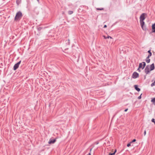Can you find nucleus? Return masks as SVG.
<instances>
[{
  "label": "nucleus",
  "instance_id": "1",
  "mask_svg": "<svg viewBox=\"0 0 155 155\" xmlns=\"http://www.w3.org/2000/svg\"><path fill=\"white\" fill-rule=\"evenodd\" d=\"M146 14L145 13H142L140 16V25L142 27V28L143 30H146V28H145L144 27V22L143 21L145 20V16Z\"/></svg>",
  "mask_w": 155,
  "mask_h": 155
},
{
  "label": "nucleus",
  "instance_id": "2",
  "mask_svg": "<svg viewBox=\"0 0 155 155\" xmlns=\"http://www.w3.org/2000/svg\"><path fill=\"white\" fill-rule=\"evenodd\" d=\"M22 14L21 12L19 11L18 12L14 20L16 21H19L22 18Z\"/></svg>",
  "mask_w": 155,
  "mask_h": 155
},
{
  "label": "nucleus",
  "instance_id": "3",
  "mask_svg": "<svg viewBox=\"0 0 155 155\" xmlns=\"http://www.w3.org/2000/svg\"><path fill=\"white\" fill-rule=\"evenodd\" d=\"M150 66L149 65H147L144 69V72L146 74H149L150 72Z\"/></svg>",
  "mask_w": 155,
  "mask_h": 155
},
{
  "label": "nucleus",
  "instance_id": "4",
  "mask_svg": "<svg viewBox=\"0 0 155 155\" xmlns=\"http://www.w3.org/2000/svg\"><path fill=\"white\" fill-rule=\"evenodd\" d=\"M21 62V61H20L14 65L13 67V69L14 70H16L18 68L19 65L20 64Z\"/></svg>",
  "mask_w": 155,
  "mask_h": 155
},
{
  "label": "nucleus",
  "instance_id": "5",
  "mask_svg": "<svg viewBox=\"0 0 155 155\" xmlns=\"http://www.w3.org/2000/svg\"><path fill=\"white\" fill-rule=\"evenodd\" d=\"M139 77V74L136 72H134L132 75V78H136Z\"/></svg>",
  "mask_w": 155,
  "mask_h": 155
},
{
  "label": "nucleus",
  "instance_id": "6",
  "mask_svg": "<svg viewBox=\"0 0 155 155\" xmlns=\"http://www.w3.org/2000/svg\"><path fill=\"white\" fill-rule=\"evenodd\" d=\"M56 139H54L53 140L50 139L49 141L48 142V143L49 144L54 143L56 142Z\"/></svg>",
  "mask_w": 155,
  "mask_h": 155
},
{
  "label": "nucleus",
  "instance_id": "7",
  "mask_svg": "<svg viewBox=\"0 0 155 155\" xmlns=\"http://www.w3.org/2000/svg\"><path fill=\"white\" fill-rule=\"evenodd\" d=\"M150 70L152 71L154 69V63H153L150 66Z\"/></svg>",
  "mask_w": 155,
  "mask_h": 155
},
{
  "label": "nucleus",
  "instance_id": "8",
  "mask_svg": "<svg viewBox=\"0 0 155 155\" xmlns=\"http://www.w3.org/2000/svg\"><path fill=\"white\" fill-rule=\"evenodd\" d=\"M134 87L135 90H136L138 92H139V91H140V89L138 87V86L137 85H134Z\"/></svg>",
  "mask_w": 155,
  "mask_h": 155
},
{
  "label": "nucleus",
  "instance_id": "9",
  "mask_svg": "<svg viewBox=\"0 0 155 155\" xmlns=\"http://www.w3.org/2000/svg\"><path fill=\"white\" fill-rule=\"evenodd\" d=\"M150 57L148 56L147 57V58L145 60L146 62L148 63H150V59H149Z\"/></svg>",
  "mask_w": 155,
  "mask_h": 155
},
{
  "label": "nucleus",
  "instance_id": "10",
  "mask_svg": "<svg viewBox=\"0 0 155 155\" xmlns=\"http://www.w3.org/2000/svg\"><path fill=\"white\" fill-rule=\"evenodd\" d=\"M65 42L66 45H69L70 44V41L69 39L66 40L65 41Z\"/></svg>",
  "mask_w": 155,
  "mask_h": 155
},
{
  "label": "nucleus",
  "instance_id": "11",
  "mask_svg": "<svg viewBox=\"0 0 155 155\" xmlns=\"http://www.w3.org/2000/svg\"><path fill=\"white\" fill-rule=\"evenodd\" d=\"M152 32L155 33V26L154 25H152Z\"/></svg>",
  "mask_w": 155,
  "mask_h": 155
},
{
  "label": "nucleus",
  "instance_id": "12",
  "mask_svg": "<svg viewBox=\"0 0 155 155\" xmlns=\"http://www.w3.org/2000/svg\"><path fill=\"white\" fill-rule=\"evenodd\" d=\"M142 68H143V64L142 63H140L139 64V68H142Z\"/></svg>",
  "mask_w": 155,
  "mask_h": 155
},
{
  "label": "nucleus",
  "instance_id": "13",
  "mask_svg": "<svg viewBox=\"0 0 155 155\" xmlns=\"http://www.w3.org/2000/svg\"><path fill=\"white\" fill-rule=\"evenodd\" d=\"M142 63L143 64L142 69H143L144 68L145 66H146V64L145 62H142Z\"/></svg>",
  "mask_w": 155,
  "mask_h": 155
},
{
  "label": "nucleus",
  "instance_id": "14",
  "mask_svg": "<svg viewBox=\"0 0 155 155\" xmlns=\"http://www.w3.org/2000/svg\"><path fill=\"white\" fill-rule=\"evenodd\" d=\"M148 52L149 53V54L148 56L149 57H150L152 55V53L150 51V50L148 51Z\"/></svg>",
  "mask_w": 155,
  "mask_h": 155
},
{
  "label": "nucleus",
  "instance_id": "15",
  "mask_svg": "<svg viewBox=\"0 0 155 155\" xmlns=\"http://www.w3.org/2000/svg\"><path fill=\"white\" fill-rule=\"evenodd\" d=\"M151 102H152L153 104H155V97L153 98L151 100Z\"/></svg>",
  "mask_w": 155,
  "mask_h": 155
},
{
  "label": "nucleus",
  "instance_id": "16",
  "mask_svg": "<svg viewBox=\"0 0 155 155\" xmlns=\"http://www.w3.org/2000/svg\"><path fill=\"white\" fill-rule=\"evenodd\" d=\"M21 0H17L16 1V4L18 5L20 3Z\"/></svg>",
  "mask_w": 155,
  "mask_h": 155
},
{
  "label": "nucleus",
  "instance_id": "17",
  "mask_svg": "<svg viewBox=\"0 0 155 155\" xmlns=\"http://www.w3.org/2000/svg\"><path fill=\"white\" fill-rule=\"evenodd\" d=\"M116 151H117V150L116 149L115 150L114 152L113 153H109V154L108 155H114L115 154V153L116 152Z\"/></svg>",
  "mask_w": 155,
  "mask_h": 155
},
{
  "label": "nucleus",
  "instance_id": "18",
  "mask_svg": "<svg viewBox=\"0 0 155 155\" xmlns=\"http://www.w3.org/2000/svg\"><path fill=\"white\" fill-rule=\"evenodd\" d=\"M73 13V11H68V14L69 15H71Z\"/></svg>",
  "mask_w": 155,
  "mask_h": 155
},
{
  "label": "nucleus",
  "instance_id": "19",
  "mask_svg": "<svg viewBox=\"0 0 155 155\" xmlns=\"http://www.w3.org/2000/svg\"><path fill=\"white\" fill-rule=\"evenodd\" d=\"M42 28L41 27H39L37 29L38 31H40L42 29Z\"/></svg>",
  "mask_w": 155,
  "mask_h": 155
},
{
  "label": "nucleus",
  "instance_id": "20",
  "mask_svg": "<svg viewBox=\"0 0 155 155\" xmlns=\"http://www.w3.org/2000/svg\"><path fill=\"white\" fill-rule=\"evenodd\" d=\"M109 38H112L111 37L109 36H107L106 37H105V36H104V38L105 39Z\"/></svg>",
  "mask_w": 155,
  "mask_h": 155
},
{
  "label": "nucleus",
  "instance_id": "21",
  "mask_svg": "<svg viewBox=\"0 0 155 155\" xmlns=\"http://www.w3.org/2000/svg\"><path fill=\"white\" fill-rule=\"evenodd\" d=\"M155 85V80L154 82L152 83L151 84V87H153V86H154Z\"/></svg>",
  "mask_w": 155,
  "mask_h": 155
},
{
  "label": "nucleus",
  "instance_id": "22",
  "mask_svg": "<svg viewBox=\"0 0 155 155\" xmlns=\"http://www.w3.org/2000/svg\"><path fill=\"white\" fill-rule=\"evenodd\" d=\"M151 121L152 122H153L155 125V121L154 118H152L151 120Z\"/></svg>",
  "mask_w": 155,
  "mask_h": 155
},
{
  "label": "nucleus",
  "instance_id": "23",
  "mask_svg": "<svg viewBox=\"0 0 155 155\" xmlns=\"http://www.w3.org/2000/svg\"><path fill=\"white\" fill-rule=\"evenodd\" d=\"M97 10H104V8H97Z\"/></svg>",
  "mask_w": 155,
  "mask_h": 155
},
{
  "label": "nucleus",
  "instance_id": "24",
  "mask_svg": "<svg viewBox=\"0 0 155 155\" xmlns=\"http://www.w3.org/2000/svg\"><path fill=\"white\" fill-rule=\"evenodd\" d=\"M132 142H130V143L127 144V147H129L130 146V143H131Z\"/></svg>",
  "mask_w": 155,
  "mask_h": 155
},
{
  "label": "nucleus",
  "instance_id": "25",
  "mask_svg": "<svg viewBox=\"0 0 155 155\" xmlns=\"http://www.w3.org/2000/svg\"><path fill=\"white\" fill-rule=\"evenodd\" d=\"M141 95H142V94L139 96L138 97V99H140L141 98Z\"/></svg>",
  "mask_w": 155,
  "mask_h": 155
},
{
  "label": "nucleus",
  "instance_id": "26",
  "mask_svg": "<svg viewBox=\"0 0 155 155\" xmlns=\"http://www.w3.org/2000/svg\"><path fill=\"white\" fill-rule=\"evenodd\" d=\"M136 141V140L135 139H134L131 142H132V143L134 142H135Z\"/></svg>",
  "mask_w": 155,
  "mask_h": 155
},
{
  "label": "nucleus",
  "instance_id": "27",
  "mask_svg": "<svg viewBox=\"0 0 155 155\" xmlns=\"http://www.w3.org/2000/svg\"><path fill=\"white\" fill-rule=\"evenodd\" d=\"M146 130H145L144 132V136H145L146 134Z\"/></svg>",
  "mask_w": 155,
  "mask_h": 155
},
{
  "label": "nucleus",
  "instance_id": "28",
  "mask_svg": "<svg viewBox=\"0 0 155 155\" xmlns=\"http://www.w3.org/2000/svg\"><path fill=\"white\" fill-rule=\"evenodd\" d=\"M107 25H105L104 26V27H103V28H107Z\"/></svg>",
  "mask_w": 155,
  "mask_h": 155
},
{
  "label": "nucleus",
  "instance_id": "29",
  "mask_svg": "<svg viewBox=\"0 0 155 155\" xmlns=\"http://www.w3.org/2000/svg\"><path fill=\"white\" fill-rule=\"evenodd\" d=\"M128 110V108H127V109H126L125 110H124V111L125 112H127V111Z\"/></svg>",
  "mask_w": 155,
  "mask_h": 155
},
{
  "label": "nucleus",
  "instance_id": "30",
  "mask_svg": "<svg viewBox=\"0 0 155 155\" xmlns=\"http://www.w3.org/2000/svg\"><path fill=\"white\" fill-rule=\"evenodd\" d=\"M140 68H138V69L137 70L138 71L140 72Z\"/></svg>",
  "mask_w": 155,
  "mask_h": 155
},
{
  "label": "nucleus",
  "instance_id": "31",
  "mask_svg": "<svg viewBox=\"0 0 155 155\" xmlns=\"http://www.w3.org/2000/svg\"><path fill=\"white\" fill-rule=\"evenodd\" d=\"M87 155H91V153H89V154H87Z\"/></svg>",
  "mask_w": 155,
  "mask_h": 155
},
{
  "label": "nucleus",
  "instance_id": "32",
  "mask_svg": "<svg viewBox=\"0 0 155 155\" xmlns=\"http://www.w3.org/2000/svg\"><path fill=\"white\" fill-rule=\"evenodd\" d=\"M37 0V1L38 2H39V0Z\"/></svg>",
  "mask_w": 155,
  "mask_h": 155
},
{
  "label": "nucleus",
  "instance_id": "33",
  "mask_svg": "<svg viewBox=\"0 0 155 155\" xmlns=\"http://www.w3.org/2000/svg\"><path fill=\"white\" fill-rule=\"evenodd\" d=\"M153 25H154V26H155V23L154 24H153Z\"/></svg>",
  "mask_w": 155,
  "mask_h": 155
},
{
  "label": "nucleus",
  "instance_id": "34",
  "mask_svg": "<svg viewBox=\"0 0 155 155\" xmlns=\"http://www.w3.org/2000/svg\"><path fill=\"white\" fill-rule=\"evenodd\" d=\"M91 150H92V149H91V150H90V151H91Z\"/></svg>",
  "mask_w": 155,
  "mask_h": 155
}]
</instances>
